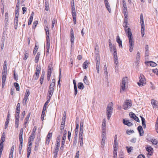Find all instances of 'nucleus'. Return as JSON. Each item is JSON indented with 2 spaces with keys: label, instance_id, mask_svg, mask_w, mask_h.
Returning a JSON list of instances; mask_svg holds the SVG:
<instances>
[{
  "label": "nucleus",
  "instance_id": "nucleus-8",
  "mask_svg": "<svg viewBox=\"0 0 158 158\" xmlns=\"http://www.w3.org/2000/svg\"><path fill=\"white\" fill-rule=\"evenodd\" d=\"M71 34V41L72 43V44H73L74 40V32L73 28H71L70 30Z\"/></svg>",
  "mask_w": 158,
  "mask_h": 158
},
{
  "label": "nucleus",
  "instance_id": "nucleus-26",
  "mask_svg": "<svg viewBox=\"0 0 158 158\" xmlns=\"http://www.w3.org/2000/svg\"><path fill=\"white\" fill-rule=\"evenodd\" d=\"M41 69L40 67H37L36 68V72L35 73V74L39 75V73L41 71Z\"/></svg>",
  "mask_w": 158,
  "mask_h": 158
},
{
  "label": "nucleus",
  "instance_id": "nucleus-58",
  "mask_svg": "<svg viewBox=\"0 0 158 158\" xmlns=\"http://www.w3.org/2000/svg\"><path fill=\"white\" fill-rule=\"evenodd\" d=\"M48 100L47 101V102L45 103L44 104V106L43 107V108L45 109H46V106L48 105V103L50 102V99H48Z\"/></svg>",
  "mask_w": 158,
  "mask_h": 158
},
{
  "label": "nucleus",
  "instance_id": "nucleus-45",
  "mask_svg": "<svg viewBox=\"0 0 158 158\" xmlns=\"http://www.w3.org/2000/svg\"><path fill=\"white\" fill-rule=\"evenodd\" d=\"M9 117H10V114H8V115H7V116L6 121V122H5V123H6V125H8V124H9V120H10Z\"/></svg>",
  "mask_w": 158,
  "mask_h": 158
},
{
  "label": "nucleus",
  "instance_id": "nucleus-35",
  "mask_svg": "<svg viewBox=\"0 0 158 158\" xmlns=\"http://www.w3.org/2000/svg\"><path fill=\"white\" fill-rule=\"evenodd\" d=\"M79 124L78 123H76V127L75 128V134L76 135H77L78 133V129L79 128Z\"/></svg>",
  "mask_w": 158,
  "mask_h": 158
},
{
  "label": "nucleus",
  "instance_id": "nucleus-29",
  "mask_svg": "<svg viewBox=\"0 0 158 158\" xmlns=\"http://www.w3.org/2000/svg\"><path fill=\"white\" fill-rule=\"evenodd\" d=\"M60 145V143H56L54 153L58 152Z\"/></svg>",
  "mask_w": 158,
  "mask_h": 158
},
{
  "label": "nucleus",
  "instance_id": "nucleus-63",
  "mask_svg": "<svg viewBox=\"0 0 158 158\" xmlns=\"http://www.w3.org/2000/svg\"><path fill=\"white\" fill-rule=\"evenodd\" d=\"M54 86H51V85H50L49 88V91H54Z\"/></svg>",
  "mask_w": 158,
  "mask_h": 158
},
{
  "label": "nucleus",
  "instance_id": "nucleus-28",
  "mask_svg": "<svg viewBox=\"0 0 158 158\" xmlns=\"http://www.w3.org/2000/svg\"><path fill=\"white\" fill-rule=\"evenodd\" d=\"M151 103L152 104L153 107H157V103H156V101L154 100H151Z\"/></svg>",
  "mask_w": 158,
  "mask_h": 158
},
{
  "label": "nucleus",
  "instance_id": "nucleus-9",
  "mask_svg": "<svg viewBox=\"0 0 158 158\" xmlns=\"http://www.w3.org/2000/svg\"><path fill=\"white\" fill-rule=\"evenodd\" d=\"M140 23L141 27H145L143 21V14L141 13L140 15Z\"/></svg>",
  "mask_w": 158,
  "mask_h": 158
},
{
  "label": "nucleus",
  "instance_id": "nucleus-40",
  "mask_svg": "<svg viewBox=\"0 0 158 158\" xmlns=\"http://www.w3.org/2000/svg\"><path fill=\"white\" fill-rule=\"evenodd\" d=\"M5 134L3 132L1 139V141L4 142L5 140Z\"/></svg>",
  "mask_w": 158,
  "mask_h": 158
},
{
  "label": "nucleus",
  "instance_id": "nucleus-22",
  "mask_svg": "<svg viewBox=\"0 0 158 158\" xmlns=\"http://www.w3.org/2000/svg\"><path fill=\"white\" fill-rule=\"evenodd\" d=\"M78 88L80 89H83L84 88V86L81 82H79L78 84Z\"/></svg>",
  "mask_w": 158,
  "mask_h": 158
},
{
  "label": "nucleus",
  "instance_id": "nucleus-17",
  "mask_svg": "<svg viewBox=\"0 0 158 158\" xmlns=\"http://www.w3.org/2000/svg\"><path fill=\"white\" fill-rule=\"evenodd\" d=\"M137 130L138 131L139 133V135L140 136H142L143 135V132L142 133L140 132V131H142L143 129L142 127L141 126H139L137 127Z\"/></svg>",
  "mask_w": 158,
  "mask_h": 158
},
{
  "label": "nucleus",
  "instance_id": "nucleus-60",
  "mask_svg": "<svg viewBox=\"0 0 158 158\" xmlns=\"http://www.w3.org/2000/svg\"><path fill=\"white\" fill-rule=\"evenodd\" d=\"M14 148H15V146L14 145L12 146V147L11 149L10 153V156H11V155H13V152H14Z\"/></svg>",
  "mask_w": 158,
  "mask_h": 158
},
{
  "label": "nucleus",
  "instance_id": "nucleus-5",
  "mask_svg": "<svg viewBox=\"0 0 158 158\" xmlns=\"http://www.w3.org/2000/svg\"><path fill=\"white\" fill-rule=\"evenodd\" d=\"M132 105L131 102V100H127L123 105V109L127 110L130 108Z\"/></svg>",
  "mask_w": 158,
  "mask_h": 158
},
{
  "label": "nucleus",
  "instance_id": "nucleus-41",
  "mask_svg": "<svg viewBox=\"0 0 158 158\" xmlns=\"http://www.w3.org/2000/svg\"><path fill=\"white\" fill-rule=\"evenodd\" d=\"M96 62L100 64L99 55L98 54H97L96 56Z\"/></svg>",
  "mask_w": 158,
  "mask_h": 158
},
{
  "label": "nucleus",
  "instance_id": "nucleus-57",
  "mask_svg": "<svg viewBox=\"0 0 158 158\" xmlns=\"http://www.w3.org/2000/svg\"><path fill=\"white\" fill-rule=\"evenodd\" d=\"M60 139H61L60 135H58L56 138V142H57L56 143H60Z\"/></svg>",
  "mask_w": 158,
  "mask_h": 158
},
{
  "label": "nucleus",
  "instance_id": "nucleus-34",
  "mask_svg": "<svg viewBox=\"0 0 158 158\" xmlns=\"http://www.w3.org/2000/svg\"><path fill=\"white\" fill-rule=\"evenodd\" d=\"M31 148L29 147H27V157L28 158L30 155L31 152Z\"/></svg>",
  "mask_w": 158,
  "mask_h": 158
},
{
  "label": "nucleus",
  "instance_id": "nucleus-14",
  "mask_svg": "<svg viewBox=\"0 0 158 158\" xmlns=\"http://www.w3.org/2000/svg\"><path fill=\"white\" fill-rule=\"evenodd\" d=\"M52 133H50V132H49L47 136L46 143H49L50 141V139L52 136Z\"/></svg>",
  "mask_w": 158,
  "mask_h": 158
},
{
  "label": "nucleus",
  "instance_id": "nucleus-24",
  "mask_svg": "<svg viewBox=\"0 0 158 158\" xmlns=\"http://www.w3.org/2000/svg\"><path fill=\"white\" fill-rule=\"evenodd\" d=\"M52 70L53 67L52 66H48L47 73H52Z\"/></svg>",
  "mask_w": 158,
  "mask_h": 158
},
{
  "label": "nucleus",
  "instance_id": "nucleus-48",
  "mask_svg": "<svg viewBox=\"0 0 158 158\" xmlns=\"http://www.w3.org/2000/svg\"><path fill=\"white\" fill-rule=\"evenodd\" d=\"M20 104L19 103H18L16 107V111L20 112Z\"/></svg>",
  "mask_w": 158,
  "mask_h": 158
},
{
  "label": "nucleus",
  "instance_id": "nucleus-15",
  "mask_svg": "<svg viewBox=\"0 0 158 158\" xmlns=\"http://www.w3.org/2000/svg\"><path fill=\"white\" fill-rule=\"evenodd\" d=\"M23 129L21 128L20 130L19 135V141H23Z\"/></svg>",
  "mask_w": 158,
  "mask_h": 158
},
{
  "label": "nucleus",
  "instance_id": "nucleus-64",
  "mask_svg": "<svg viewBox=\"0 0 158 158\" xmlns=\"http://www.w3.org/2000/svg\"><path fill=\"white\" fill-rule=\"evenodd\" d=\"M31 114V112H29L28 114L27 115L26 118L25 119V120H27V121H28Z\"/></svg>",
  "mask_w": 158,
  "mask_h": 158
},
{
  "label": "nucleus",
  "instance_id": "nucleus-20",
  "mask_svg": "<svg viewBox=\"0 0 158 158\" xmlns=\"http://www.w3.org/2000/svg\"><path fill=\"white\" fill-rule=\"evenodd\" d=\"M53 92L54 91H52L48 90V94L47 99H49L50 100L52 96V95Z\"/></svg>",
  "mask_w": 158,
  "mask_h": 158
},
{
  "label": "nucleus",
  "instance_id": "nucleus-36",
  "mask_svg": "<svg viewBox=\"0 0 158 158\" xmlns=\"http://www.w3.org/2000/svg\"><path fill=\"white\" fill-rule=\"evenodd\" d=\"M19 119L15 118V126L16 128L19 127Z\"/></svg>",
  "mask_w": 158,
  "mask_h": 158
},
{
  "label": "nucleus",
  "instance_id": "nucleus-50",
  "mask_svg": "<svg viewBox=\"0 0 158 158\" xmlns=\"http://www.w3.org/2000/svg\"><path fill=\"white\" fill-rule=\"evenodd\" d=\"M129 115L130 117L133 119L136 116V115L134 113L132 112L130 113Z\"/></svg>",
  "mask_w": 158,
  "mask_h": 158
},
{
  "label": "nucleus",
  "instance_id": "nucleus-19",
  "mask_svg": "<svg viewBox=\"0 0 158 158\" xmlns=\"http://www.w3.org/2000/svg\"><path fill=\"white\" fill-rule=\"evenodd\" d=\"M88 62L87 60H85L83 64V68L84 69H86L88 67Z\"/></svg>",
  "mask_w": 158,
  "mask_h": 158
},
{
  "label": "nucleus",
  "instance_id": "nucleus-13",
  "mask_svg": "<svg viewBox=\"0 0 158 158\" xmlns=\"http://www.w3.org/2000/svg\"><path fill=\"white\" fill-rule=\"evenodd\" d=\"M105 4L106 8L109 12L110 13H111V10L108 1L105 2Z\"/></svg>",
  "mask_w": 158,
  "mask_h": 158
},
{
  "label": "nucleus",
  "instance_id": "nucleus-51",
  "mask_svg": "<svg viewBox=\"0 0 158 158\" xmlns=\"http://www.w3.org/2000/svg\"><path fill=\"white\" fill-rule=\"evenodd\" d=\"M66 135H67V131L66 130H65L64 132V133H63V136L62 139H66Z\"/></svg>",
  "mask_w": 158,
  "mask_h": 158
},
{
  "label": "nucleus",
  "instance_id": "nucleus-6",
  "mask_svg": "<svg viewBox=\"0 0 158 158\" xmlns=\"http://www.w3.org/2000/svg\"><path fill=\"white\" fill-rule=\"evenodd\" d=\"M7 72H2V86L3 88L5 84V82L6 79Z\"/></svg>",
  "mask_w": 158,
  "mask_h": 158
},
{
  "label": "nucleus",
  "instance_id": "nucleus-62",
  "mask_svg": "<svg viewBox=\"0 0 158 158\" xmlns=\"http://www.w3.org/2000/svg\"><path fill=\"white\" fill-rule=\"evenodd\" d=\"M126 132H127V133L128 134L130 135V133H134V131L133 130H127Z\"/></svg>",
  "mask_w": 158,
  "mask_h": 158
},
{
  "label": "nucleus",
  "instance_id": "nucleus-44",
  "mask_svg": "<svg viewBox=\"0 0 158 158\" xmlns=\"http://www.w3.org/2000/svg\"><path fill=\"white\" fill-rule=\"evenodd\" d=\"M99 65L100 64H99L98 63H96V69L98 73H99Z\"/></svg>",
  "mask_w": 158,
  "mask_h": 158
},
{
  "label": "nucleus",
  "instance_id": "nucleus-49",
  "mask_svg": "<svg viewBox=\"0 0 158 158\" xmlns=\"http://www.w3.org/2000/svg\"><path fill=\"white\" fill-rule=\"evenodd\" d=\"M145 27H141V32L142 37H143L144 35Z\"/></svg>",
  "mask_w": 158,
  "mask_h": 158
},
{
  "label": "nucleus",
  "instance_id": "nucleus-7",
  "mask_svg": "<svg viewBox=\"0 0 158 158\" xmlns=\"http://www.w3.org/2000/svg\"><path fill=\"white\" fill-rule=\"evenodd\" d=\"M146 150L148 152L149 155L151 156L152 155L153 149L151 147L148 146L146 148Z\"/></svg>",
  "mask_w": 158,
  "mask_h": 158
},
{
  "label": "nucleus",
  "instance_id": "nucleus-38",
  "mask_svg": "<svg viewBox=\"0 0 158 158\" xmlns=\"http://www.w3.org/2000/svg\"><path fill=\"white\" fill-rule=\"evenodd\" d=\"M50 45L49 35H47L46 37V45Z\"/></svg>",
  "mask_w": 158,
  "mask_h": 158
},
{
  "label": "nucleus",
  "instance_id": "nucleus-54",
  "mask_svg": "<svg viewBox=\"0 0 158 158\" xmlns=\"http://www.w3.org/2000/svg\"><path fill=\"white\" fill-rule=\"evenodd\" d=\"M56 22V19H53L52 22V28L53 29L54 27V25Z\"/></svg>",
  "mask_w": 158,
  "mask_h": 158
},
{
  "label": "nucleus",
  "instance_id": "nucleus-18",
  "mask_svg": "<svg viewBox=\"0 0 158 158\" xmlns=\"http://www.w3.org/2000/svg\"><path fill=\"white\" fill-rule=\"evenodd\" d=\"M40 52H38L35 56V63H37L39 60L40 56Z\"/></svg>",
  "mask_w": 158,
  "mask_h": 158
},
{
  "label": "nucleus",
  "instance_id": "nucleus-23",
  "mask_svg": "<svg viewBox=\"0 0 158 158\" xmlns=\"http://www.w3.org/2000/svg\"><path fill=\"white\" fill-rule=\"evenodd\" d=\"M102 129H106V120L105 119H104L103 120L102 124Z\"/></svg>",
  "mask_w": 158,
  "mask_h": 158
},
{
  "label": "nucleus",
  "instance_id": "nucleus-12",
  "mask_svg": "<svg viewBox=\"0 0 158 158\" xmlns=\"http://www.w3.org/2000/svg\"><path fill=\"white\" fill-rule=\"evenodd\" d=\"M18 17H15L14 19V28L15 29H16L18 27Z\"/></svg>",
  "mask_w": 158,
  "mask_h": 158
},
{
  "label": "nucleus",
  "instance_id": "nucleus-61",
  "mask_svg": "<svg viewBox=\"0 0 158 158\" xmlns=\"http://www.w3.org/2000/svg\"><path fill=\"white\" fill-rule=\"evenodd\" d=\"M156 131L157 133H158V117L156 121Z\"/></svg>",
  "mask_w": 158,
  "mask_h": 158
},
{
  "label": "nucleus",
  "instance_id": "nucleus-56",
  "mask_svg": "<svg viewBox=\"0 0 158 158\" xmlns=\"http://www.w3.org/2000/svg\"><path fill=\"white\" fill-rule=\"evenodd\" d=\"M77 135H76V137H74V140L73 141V145H74V146H75L76 145V144H77Z\"/></svg>",
  "mask_w": 158,
  "mask_h": 158
},
{
  "label": "nucleus",
  "instance_id": "nucleus-37",
  "mask_svg": "<svg viewBox=\"0 0 158 158\" xmlns=\"http://www.w3.org/2000/svg\"><path fill=\"white\" fill-rule=\"evenodd\" d=\"M19 8H16L15 17H18L19 16Z\"/></svg>",
  "mask_w": 158,
  "mask_h": 158
},
{
  "label": "nucleus",
  "instance_id": "nucleus-1",
  "mask_svg": "<svg viewBox=\"0 0 158 158\" xmlns=\"http://www.w3.org/2000/svg\"><path fill=\"white\" fill-rule=\"evenodd\" d=\"M123 27L127 34V35L128 38L129 51L131 52L132 51L134 47V40L132 36V34L130 28L128 27L127 24H125Z\"/></svg>",
  "mask_w": 158,
  "mask_h": 158
},
{
  "label": "nucleus",
  "instance_id": "nucleus-47",
  "mask_svg": "<svg viewBox=\"0 0 158 158\" xmlns=\"http://www.w3.org/2000/svg\"><path fill=\"white\" fill-rule=\"evenodd\" d=\"M114 144H118V139H117V137L116 135H115L114 136Z\"/></svg>",
  "mask_w": 158,
  "mask_h": 158
},
{
  "label": "nucleus",
  "instance_id": "nucleus-4",
  "mask_svg": "<svg viewBox=\"0 0 158 158\" xmlns=\"http://www.w3.org/2000/svg\"><path fill=\"white\" fill-rule=\"evenodd\" d=\"M127 77H124L123 78L122 82L121 85V91L122 90L123 91H124L125 90L126 84L127 82Z\"/></svg>",
  "mask_w": 158,
  "mask_h": 158
},
{
  "label": "nucleus",
  "instance_id": "nucleus-46",
  "mask_svg": "<svg viewBox=\"0 0 158 158\" xmlns=\"http://www.w3.org/2000/svg\"><path fill=\"white\" fill-rule=\"evenodd\" d=\"M19 151H21L22 146H23V141H19Z\"/></svg>",
  "mask_w": 158,
  "mask_h": 158
},
{
  "label": "nucleus",
  "instance_id": "nucleus-31",
  "mask_svg": "<svg viewBox=\"0 0 158 158\" xmlns=\"http://www.w3.org/2000/svg\"><path fill=\"white\" fill-rule=\"evenodd\" d=\"M84 121L83 120H81L80 123V129H84Z\"/></svg>",
  "mask_w": 158,
  "mask_h": 158
},
{
  "label": "nucleus",
  "instance_id": "nucleus-11",
  "mask_svg": "<svg viewBox=\"0 0 158 158\" xmlns=\"http://www.w3.org/2000/svg\"><path fill=\"white\" fill-rule=\"evenodd\" d=\"M123 123L124 124L127 125L129 127H131L133 125V124L129 122L128 120H125V119H123Z\"/></svg>",
  "mask_w": 158,
  "mask_h": 158
},
{
  "label": "nucleus",
  "instance_id": "nucleus-32",
  "mask_svg": "<svg viewBox=\"0 0 158 158\" xmlns=\"http://www.w3.org/2000/svg\"><path fill=\"white\" fill-rule=\"evenodd\" d=\"M39 77V75L35 74L33 76L32 80L34 81L37 80L38 79Z\"/></svg>",
  "mask_w": 158,
  "mask_h": 158
},
{
  "label": "nucleus",
  "instance_id": "nucleus-10",
  "mask_svg": "<svg viewBox=\"0 0 158 158\" xmlns=\"http://www.w3.org/2000/svg\"><path fill=\"white\" fill-rule=\"evenodd\" d=\"M116 41L118 44L119 47L122 48V41L120 40V37L118 35L116 37Z\"/></svg>",
  "mask_w": 158,
  "mask_h": 158
},
{
  "label": "nucleus",
  "instance_id": "nucleus-33",
  "mask_svg": "<svg viewBox=\"0 0 158 158\" xmlns=\"http://www.w3.org/2000/svg\"><path fill=\"white\" fill-rule=\"evenodd\" d=\"M14 85L15 87L16 90L17 91H19V84L18 83L15 82L14 83Z\"/></svg>",
  "mask_w": 158,
  "mask_h": 158
},
{
  "label": "nucleus",
  "instance_id": "nucleus-59",
  "mask_svg": "<svg viewBox=\"0 0 158 158\" xmlns=\"http://www.w3.org/2000/svg\"><path fill=\"white\" fill-rule=\"evenodd\" d=\"M105 140L102 139V141L101 142V147L102 148H103L104 146V144H105Z\"/></svg>",
  "mask_w": 158,
  "mask_h": 158
},
{
  "label": "nucleus",
  "instance_id": "nucleus-21",
  "mask_svg": "<svg viewBox=\"0 0 158 158\" xmlns=\"http://www.w3.org/2000/svg\"><path fill=\"white\" fill-rule=\"evenodd\" d=\"M111 52H113L114 55L117 54L116 48L114 44L113 45L112 51Z\"/></svg>",
  "mask_w": 158,
  "mask_h": 158
},
{
  "label": "nucleus",
  "instance_id": "nucleus-16",
  "mask_svg": "<svg viewBox=\"0 0 158 158\" xmlns=\"http://www.w3.org/2000/svg\"><path fill=\"white\" fill-rule=\"evenodd\" d=\"M29 56V52L28 50H26L24 53V56L23 59L24 60H26L28 57Z\"/></svg>",
  "mask_w": 158,
  "mask_h": 158
},
{
  "label": "nucleus",
  "instance_id": "nucleus-2",
  "mask_svg": "<svg viewBox=\"0 0 158 158\" xmlns=\"http://www.w3.org/2000/svg\"><path fill=\"white\" fill-rule=\"evenodd\" d=\"M112 103L108 104L106 108V112L108 120H109L111 117L113 110V108L112 107Z\"/></svg>",
  "mask_w": 158,
  "mask_h": 158
},
{
  "label": "nucleus",
  "instance_id": "nucleus-55",
  "mask_svg": "<svg viewBox=\"0 0 158 158\" xmlns=\"http://www.w3.org/2000/svg\"><path fill=\"white\" fill-rule=\"evenodd\" d=\"M15 118L19 119V114L20 113V112L15 111Z\"/></svg>",
  "mask_w": 158,
  "mask_h": 158
},
{
  "label": "nucleus",
  "instance_id": "nucleus-30",
  "mask_svg": "<svg viewBox=\"0 0 158 158\" xmlns=\"http://www.w3.org/2000/svg\"><path fill=\"white\" fill-rule=\"evenodd\" d=\"M83 81L85 84H86V85H89V82L87 79V77L86 76H85L84 79H83Z\"/></svg>",
  "mask_w": 158,
  "mask_h": 158
},
{
  "label": "nucleus",
  "instance_id": "nucleus-25",
  "mask_svg": "<svg viewBox=\"0 0 158 158\" xmlns=\"http://www.w3.org/2000/svg\"><path fill=\"white\" fill-rule=\"evenodd\" d=\"M65 123L64 121L61 122V124L60 127V130H61V132H62V131L64 130Z\"/></svg>",
  "mask_w": 158,
  "mask_h": 158
},
{
  "label": "nucleus",
  "instance_id": "nucleus-3",
  "mask_svg": "<svg viewBox=\"0 0 158 158\" xmlns=\"http://www.w3.org/2000/svg\"><path fill=\"white\" fill-rule=\"evenodd\" d=\"M139 82H137V84L139 86H142L145 84L146 83V81L144 78L143 75L141 74L139 77Z\"/></svg>",
  "mask_w": 158,
  "mask_h": 158
},
{
  "label": "nucleus",
  "instance_id": "nucleus-42",
  "mask_svg": "<svg viewBox=\"0 0 158 158\" xmlns=\"http://www.w3.org/2000/svg\"><path fill=\"white\" fill-rule=\"evenodd\" d=\"M38 48V47L36 45H35V47L34 49V50H33V54L34 55H35L36 54Z\"/></svg>",
  "mask_w": 158,
  "mask_h": 158
},
{
  "label": "nucleus",
  "instance_id": "nucleus-52",
  "mask_svg": "<svg viewBox=\"0 0 158 158\" xmlns=\"http://www.w3.org/2000/svg\"><path fill=\"white\" fill-rule=\"evenodd\" d=\"M30 94V92L27 89L24 96L28 98Z\"/></svg>",
  "mask_w": 158,
  "mask_h": 158
},
{
  "label": "nucleus",
  "instance_id": "nucleus-43",
  "mask_svg": "<svg viewBox=\"0 0 158 158\" xmlns=\"http://www.w3.org/2000/svg\"><path fill=\"white\" fill-rule=\"evenodd\" d=\"M147 62L150 63V65L152 67H155L157 65L156 64L155 62L152 61H149Z\"/></svg>",
  "mask_w": 158,
  "mask_h": 158
},
{
  "label": "nucleus",
  "instance_id": "nucleus-53",
  "mask_svg": "<svg viewBox=\"0 0 158 158\" xmlns=\"http://www.w3.org/2000/svg\"><path fill=\"white\" fill-rule=\"evenodd\" d=\"M38 23V21H35L33 23V26L32 28H33L35 29L36 27V26L37 24Z\"/></svg>",
  "mask_w": 158,
  "mask_h": 158
},
{
  "label": "nucleus",
  "instance_id": "nucleus-27",
  "mask_svg": "<svg viewBox=\"0 0 158 158\" xmlns=\"http://www.w3.org/2000/svg\"><path fill=\"white\" fill-rule=\"evenodd\" d=\"M45 9L47 11H48L49 10V4L47 1H45Z\"/></svg>",
  "mask_w": 158,
  "mask_h": 158
},
{
  "label": "nucleus",
  "instance_id": "nucleus-39",
  "mask_svg": "<svg viewBox=\"0 0 158 158\" xmlns=\"http://www.w3.org/2000/svg\"><path fill=\"white\" fill-rule=\"evenodd\" d=\"M126 148L127 149V152L129 153H130L132 150V149H133V147H131L130 148H129L127 146V147H126Z\"/></svg>",
  "mask_w": 158,
  "mask_h": 158
}]
</instances>
